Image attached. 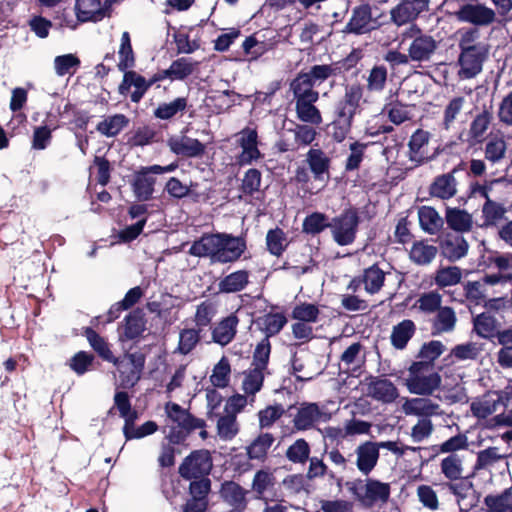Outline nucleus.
I'll list each match as a JSON object with an SVG mask.
<instances>
[{
	"mask_svg": "<svg viewBox=\"0 0 512 512\" xmlns=\"http://www.w3.org/2000/svg\"><path fill=\"white\" fill-rule=\"evenodd\" d=\"M246 250L244 239L226 233L206 234L193 242L189 254L206 257L212 264L236 262Z\"/></svg>",
	"mask_w": 512,
	"mask_h": 512,
	"instance_id": "nucleus-1",
	"label": "nucleus"
},
{
	"mask_svg": "<svg viewBox=\"0 0 512 512\" xmlns=\"http://www.w3.org/2000/svg\"><path fill=\"white\" fill-rule=\"evenodd\" d=\"M441 376L428 362H414L408 369L405 385L412 394L428 396L440 387Z\"/></svg>",
	"mask_w": 512,
	"mask_h": 512,
	"instance_id": "nucleus-2",
	"label": "nucleus"
},
{
	"mask_svg": "<svg viewBox=\"0 0 512 512\" xmlns=\"http://www.w3.org/2000/svg\"><path fill=\"white\" fill-rule=\"evenodd\" d=\"M349 491L365 507L386 504L390 498L391 486L373 478L356 479L347 483Z\"/></svg>",
	"mask_w": 512,
	"mask_h": 512,
	"instance_id": "nucleus-3",
	"label": "nucleus"
},
{
	"mask_svg": "<svg viewBox=\"0 0 512 512\" xmlns=\"http://www.w3.org/2000/svg\"><path fill=\"white\" fill-rule=\"evenodd\" d=\"M411 41L406 49L411 62H430L438 49V42L433 36L424 34L416 26H412L406 33Z\"/></svg>",
	"mask_w": 512,
	"mask_h": 512,
	"instance_id": "nucleus-4",
	"label": "nucleus"
},
{
	"mask_svg": "<svg viewBox=\"0 0 512 512\" xmlns=\"http://www.w3.org/2000/svg\"><path fill=\"white\" fill-rule=\"evenodd\" d=\"M359 224V217L354 210H347L335 217L329 224L333 239L341 246L354 242Z\"/></svg>",
	"mask_w": 512,
	"mask_h": 512,
	"instance_id": "nucleus-5",
	"label": "nucleus"
},
{
	"mask_svg": "<svg viewBox=\"0 0 512 512\" xmlns=\"http://www.w3.org/2000/svg\"><path fill=\"white\" fill-rule=\"evenodd\" d=\"M113 364L119 372V385L123 388L133 387L140 379L144 367V358L140 354H127L122 358H113Z\"/></svg>",
	"mask_w": 512,
	"mask_h": 512,
	"instance_id": "nucleus-6",
	"label": "nucleus"
},
{
	"mask_svg": "<svg viewBox=\"0 0 512 512\" xmlns=\"http://www.w3.org/2000/svg\"><path fill=\"white\" fill-rule=\"evenodd\" d=\"M364 89L360 84L345 87L343 98L336 106V116L340 122L352 125L354 116L360 112Z\"/></svg>",
	"mask_w": 512,
	"mask_h": 512,
	"instance_id": "nucleus-7",
	"label": "nucleus"
},
{
	"mask_svg": "<svg viewBox=\"0 0 512 512\" xmlns=\"http://www.w3.org/2000/svg\"><path fill=\"white\" fill-rule=\"evenodd\" d=\"M212 469L209 451L199 450L188 456L179 467L180 475L185 479L205 478Z\"/></svg>",
	"mask_w": 512,
	"mask_h": 512,
	"instance_id": "nucleus-8",
	"label": "nucleus"
},
{
	"mask_svg": "<svg viewBox=\"0 0 512 512\" xmlns=\"http://www.w3.org/2000/svg\"><path fill=\"white\" fill-rule=\"evenodd\" d=\"M331 415L316 403H304L297 408L293 418L294 427L297 430H308L319 422H327Z\"/></svg>",
	"mask_w": 512,
	"mask_h": 512,
	"instance_id": "nucleus-9",
	"label": "nucleus"
},
{
	"mask_svg": "<svg viewBox=\"0 0 512 512\" xmlns=\"http://www.w3.org/2000/svg\"><path fill=\"white\" fill-rule=\"evenodd\" d=\"M236 137L241 147V153L238 156L239 164L248 165L262 157L258 149V134L255 128L246 127Z\"/></svg>",
	"mask_w": 512,
	"mask_h": 512,
	"instance_id": "nucleus-10",
	"label": "nucleus"
},
{
	"mask_svg": "<svg viewBox=\"0 0 512 512\" xmlns=\"http://www.w3.org/2000/svg\"><path fill=\"white\" fill-rule=\"evenodd\" d=\"M488 54V47L462 51L459 56L460 70L458 72L462 79L475 77L482 71V64Z\"/></svg>",
	"mask_w": 512,
	"mask_h": 512,
	"instance_id": "nucleus-11",
	"label": "nucleus"
},
{
	"mask_svg": "<svg viewBox=\"0 0 512 512\" xmlns=\"http://www.w3.org/2000/svg\"><path fill=\"white\" fill-rule=\"evenodd\" d=\"M456 16L460 21L476 26H488L496 19L495 11L483 4H466L456 12Z\"/></svg>",
	"mask_w": 512,
	"mask_h": 512,
	"instance_id": "nucleus-12",
	"label": "nucleus"
},
{
	"mask_svg": "<svg viewBox=\"0 0 512 512\" xmlns=\"http://www.w3.org/2000/svg\"><path fill=\"white\" fill-rule=\"evenodd\" d=\"M427 8V0H402L391 9V21L397 26L408 24L414 21Z\"/></svg>",
	"mask_w": 512,
	"mask_h": 512,
	"instance_id": "nucleus-13",
	"label": "nucleus"
},
{
	"mask_svg": "<svg viewBox=\"0 0 512 512\" xmlns=\"http://www.w3.org/2000/svg\"><path fill=\"white\" fill-rule=\"evenodd\" d=\"M354 455V463L359 472L365 476L369 475L376 467L380 455L377 442L361 443L355 448Z\"/></svg>",
	"mask_w": 512,
	"mask_h": 512,
	"instance_id": "nucleus-14",
	"label": "nucleus"
},
{
	"mask_svg": "<svg viewBox=\"0 0 512 512\" xmlns=\"http://www.w3.org/2000/svg\"><path fill=\"white\" fill-rule=\"evenodd\" d=\"M401 409L405 415L428 419L431 416L440 415L442 413L440 406L436 402L425 397L404 398Z\"/></svg>",
	"mask_w": 512,
	"mask_h": 512,
	"instance_id": "nucleus-15",
	"label": "nucleus"
},
{
	"mask_svg": "<svg viewBox=\"0 0 512 512\" xmlns=\"http://www.w3.org/2000/svg\"><path fill=\"white\" fill-rule=\"evenodd\" d=\"M367 395L379 402L388 404L398 398L399 392L390 380L371 377L367 382Z\"/></svg>",
	"mask_w": 512,
	"mask_h": 512,
	"instance_id": "nucleus-16",
	"label": "nucleus"
},
{
	"mask_svg": "<svg viewBox=\"0 0 512 512\" xmlns=\"http://www.w3.org/2000/svg\"><path fill=\"white\" fill-rule=\"evenodd\" d=\"M167 145L170 150L183 157H200L205 152V145L199 140L185 135H175L168 139Z\"/></svg>",
	"mask_w": 512,
	"mask_h": 512,
	"instance_id": "nucleus-17",
	"label": "nucleus"
},
{
	"mask_svg": "<svg viewBox=\"0 0 512 512\" xmlns=\"http://www.w3.org/2000/svg\"><path fill=\"white\" fill-rule=\"evenodd\" d=\"M365 351L359 342L352 343L340 357L339 369L345 373L354 374L359 372L365 364Z\"/></svg>",
	"mask_w": 512,
	"mask_h": 512,
	"instance_id": "nucleus-18",
	"label": "nucleus"
},
{
	"mask_svg": "<svg viewBox=\"0 0 512 512\" xmlns=\"http://www.w3.org/2000/svg\"><path fill=\"white\" fill-rule=\"evenodd\" d=\"M455 170L437 176L430 184L429 192L433 197L447 200L457 194L458 182L454 176Z\"/></svg>",
	"mask_w": 512,
	"mask_h": 512,
	"instance_id": "nucleus-19",
	"label": "nucleus"
},
{
	"mask_svg": "<svg viewBox=\"0 0 512 512\" xmlns=\"http://www.w3.org/2000/svg\"><path fill=\"white\" fill-rule=\"evenodd\" d=\"M74 9L80 22H96L105 17L107 8L100 0H76Z\"/></svg>",
	"mask_w": 512,
	"mask_h": 512,
	"instance_id": "nucleus-20",
	"label": "nucleus"
},
{
	"mask_svg": "<svg viewBox=\"0 0 512 512\" xmlns=\"http://www.w3.org/2000/svg\"><path fill=\"white\" fill-rule=\"evenodd\" d=\"M248 491L234 481H226L221 485L220 496L230 506L242 511L247 506Z\"/></svg>",
	"mask_w": 512,
	"mask_h": 512,
	"instance_id": "nucleus-21",
	"label": "nucleus"
},
{
	"mask_svg": "<svg viewBox=\"0 0 512 512\" xmlns=\"http://www.w3.org/2000/svg\"><path fill=\"white\" fill-rule=\"evenodd\" d=\"M239 320L235 314L222 319L212 330V339L215 343L226 346L235 337Z\"/></svg>",
	"mask_w": 512,
	"mask_h": 512,
	"instance_id": "nucleus-22",
	"label": "nucleus"
},
{
	"mask_svg": "<svg viewBox=\"0 0 512 512\" xmlns=\"http://www.w3.org/2000/svg\"><path fill=\"white\" fill-rule=\"evenodd\" d=\"M500 405H502L501 398L497 391H494L488 392L481 398L473 401L470 409L475 417L485 419L495 413Z\"/></svg>",
	"mask_w": 512,
	"mask_h": 512,
	"instance_id": "nucleus-23",
	"label": "nucleus"
},
{
	"mask_svg": "<svg viewBox=\"0 0 512 512\" xmlns=\"http://www.w3.org/2000/svg\"><path fill=\"white\" fill-rule=\"evenodd\" d=\"M58 128L56 121L52 119V115L48 114L42 125L37 126L33 130L31 147L34 150L46 149L52 140V132Z\"/></svg>",
	"mask_w": 512,
	"mask_h": 512,
	"instance_id": "nucleus-24",
	"label": "nucleus"
},
{
	"mask_svg": "<svg viewBox=\"0 0 512 512\" xmlns=\"http://www.w3.org/2000/svg\"><path fill=\"white\" fill-rule=\"evenodd\" d=\"M469 245L459 235H447L441 243L442 255L449 261H457L463 258L468 252Z\"/></svg>",
	"mask_w": 512,
	"mask_h": 512,
	"instance_id": "nucleus-25",
	"label": "nucleus"
},
{
	"mask_svg": "<svg viewBox=\"0 0 512 512\" xmlns=\"http://www.w3.org/2000/svg\"><path fill=\"white\" fill-rule=\"evenodd\" d=\"M430 134L427 131L418 129L413 133L409 141V159L420 165L428 160V157L423 152V148L428 144Z\"/></svg>",
	"mask_w": 512,
	"mask_h": 512,
	"instance_id": "nucleus-26",
	"label": "nucleus"
},
{
	"mask_svg": "<svg viewBox=\"0 0 512 512\" xmlns=\"http://www.w3.org/2000/svg\"><path fill=\"white\" fill-rule=\"evenodd\" d=\"M446 223L454 231L468 232L472 229V215L459 208L448 207L445 212Z\"/></svg>",
	"mask_w": 512,
	"mask_h": 512,
	"instance_id": "nucleus-27",
	"label": "nucleus"
},
{
	"mask_svg": "<svg viewBox=\"0 0 512 512\" xmlns=\"http://www.w3.org/2000/svg\"><path fill=\"white\" fill-rule=\"evenodd\" d=\"M473 327L477 335L485 339L498 338V334L502 332L499 330V322L489 313L477 315L473 320Z\"/></svg>",
	"mask_w": 512,
	"mask_h": 512,
	"instance_id": "nucleus-28",
	"label": "nucleus"
},
{
	"mask_svg": "<svg viewBox=\"0 0 512 512\" xmlns=\"http://www.w3.org/2000/svg\"><path fill=\"white\" fill-rule=\"evenodd\" d=\"M266 372L250 367L242 373L241 390L255 400L262 389Z\"/></svg>",
	"mask_w": 512,
	"mask_h": 512,
	"instance_id": "nucleus-29",
	"label": "nucleus"
},
{
	"mask_svg": "<svg viewBox=\"0 0 512 512\" xmlns=\"http://www.w3.org/2000/svg\"><path fill=\"white\" fill-rule=\"evenodd\" d=\"M214 418H216L217 435L221 440L230 441L239 433L240 426L234 415L223 412Z\"/></svg>",
	"mask_w": 512,
	"mask_h": 512,
	"instance_id": "nucleus-30",
	"label": "nucleus"
},
{
	"mask_svg": "<svg viewBox=\"0 0 512 512\" xmlns=\"http://www.w3.org/2000/svg\"><path fill=\"white\" fill-rule=\"evenodd\" d=\"M346 28L349 32L355 34H363L370 31L373 28V21L369 8L361 6L355 9Z\"/></svg>",
	"mask_w": 512,
	"mask_h": 512,
	"instance_id": "nucleus-31",
	"label": "nucleus"
},
{
	"mask_svg": "<svg viewBox=\"0 0 512 512\" xmlns=\"http://www.w3.org/2000/svg\"><path fill=\"white\" fill-rule=\"evenodd\" d=\"M276 484L274 471L269 468L258 470L252 480L251 489L256 494V498L261 500L266 498L265 493L272 489Z\"/></svg>",
	"mask_w": 512,
	"mask_h": 512,
	"instance_id": "nucleus-32",
	"label": "nucleus"
},
{
	"mask_svg": "<svg viewBox=\"0 0 512 512\" xmlns=\"http://www.w3.org/2000/svg\"><path fill=\"white\" fill-rule=\"evenodd\" d=\"M438 249L425 241L414 242L409 251L410 260L417 265L430 264L436 257Z\"/></svg>",
	"mask_w": 512,
	"mask_h": 512,
	"instance_id": "nucleus-33",
	"label": "nucleus"
},
{
	"mask_svg": "<svg viewBox=\"0 0 512 512\" xmlns=\"http://www.w3.org/2000/svg\"><path fill=\"white\" fill-rule=\"evenodd\" d=\"M315 85L310 81L308 76L300 73L291 83V90L296 101L301 100H318L319 93L313 88Z\"/></svg>",
	"mask_w": 512,
	"mask_h": 512,
	"instance_id": "nucleus-34",
	"label": "nucleus"
},
{
	"mask_svg": "<svg viewBox=\"0 0 512 512\" xmlns=\"http://www.w3.org/2000/svg\"><path fill=\"white\" fill-rule=\"evenodd\" d=\"M124 78L119 86V92L122 95H125L131 86H134L135 89L141 91H147V89L152 86L155 82L160 81L161 77L159 75H154L151 79L146 80L141 75L137 74L134 71H124Z\"/></svg>",
	"mask_w": 512,
	"mask_h": 512,
	"instance_id": "nucleus-35",
	"label": "nucleus"
},
{
	"mask_svg": "<svg viewBox=\"0 0 512 512\" xmlns=\"http://www.w3.org/2000/svg\"><path fill=\"white\" fill-rule=\"evenodd\" d=\"M416 330L413 321L405 319L395 325L390 336L391 343L396 349L406 347L408 341L412 338Z\"/></svg>",
	"mask_w": 512,
	"mask_h": 512,
	"instance_id": "nucleus-36",
	"label": "nucleus"
},
{
	"mask_svg": "<svg viewBox=\"0 0 512 512\" xmlns=\"http://www.w3.org/2000/svg\"><path fill=\"white\" fill-rule=\"evenodd\" d=\"M145 329V320L140 311H134L125 318V323L121 327L120 339H134L138 337Z\"/></svg>",
	"mask_w": 512,
	"mask_h": 512,
	"instance_id": "nucleus-37",
	"label": "nucleus"
},
{
	"mask_svg": "<svg viewBox=\"0 0 512 512\" xmlns=\"http://www.w3.org/2000/svg\"><path fill=\"white\" fill-rule=\"evenodd\" d=\"M440 471L450 481L462 478L464 473L463 458L459 454H449L440 462Z\"/></svg>",
	"mask_w": 512,
	"mask_h": 512,
	"instance_id": "nucleus-38",
	"label": "nucleus"
},
{
	"mask_svg": "<svg viewBox=\"0 0 512 512\" xmlns=\"http://www.w3.org/2000/svg\"><path fill=\"white\" fill-rule=\"evenodd\" d=\"M249 282V274L245 270L235 271L224 277L218 284L222 293H235L243 290Z\"/></svg>",
	"mask_w": 512,
	"mask_h": 512,
	"instance_id": "nucleus-39",
	"label": "nucleus"
},
{
	"mask_svg": "<svg viewBox=\"0 0 512 512\" xmlns=\"http://www.w3.org/2000/svg\"><path fill=\"white\" fill-rule=\"evenodd\" d=\"M274 442V437L270 433L260 434L246 448L248 458L251 460H264Z\"/></svg>",
	"mask_w": 512,
	"mask_h": 512,
	"instance_id": "nucleus-40",
	"label": "nucleus"
},
{
	"mask_svg": "<svg viewBox=\"0 0 512 512\" xmlns=\"http://www.w3.org/2000/svg\"><path fill=\"white\" fill-rule=\"evenodd\" d=\"M484 504L486 512H512L511 489H506L500 494L487 495Z\"/></svg>",
	"mask_w": 512,
	"mask_h": 512,
	"instance_id": "nucleus-41",
	"label": "nucleus"
},
{
	"mask_svg": "<svg viewBox=\"0 0 512 512\" xmlns=\"http://www.w3.org/2000/svg\"><path fill=\"white\" fill-rule=\"evenodd\" d=\"M317 100L296 101L297 118L305 123L319 125L322 123V116L319 109L314 105Z\"/></svg>",
	"mask_w": 512,
	"mask_h": 512,
	"instance_id": "nucleus-42",
	"label": "nucleus"
},
{
	"mask_svg": "<svg viewBox=\"0 0 512 512\" xmlns=\"http://www.w3.org/2000/svg\"><path fill=\"white\" fill-rule=\"evenodd\" d=\"M462 279V270L457 266H441L434 274V282L439 288L457 285Z\"/></svg>",
	"mask_w": 512,
	"mask_h": 512,
	"instance_id": "nucleus-43",
	"label": "nucleus"
},
{
	"mask_svg": "<svg viewBox=\"0 0 512 512\" xmlns=\"http://www.w3.org/2000/svg\"><path fill=\"white\" fill-rule=\"evenodd\" d=\"M418 218L421 228L429 234L438 232L443 224L438 212L429 206H423L419 209Z\"/></svg>",
	"mask_w": 512,
	"mask_h": 512,
	"instance_id": "nucleus-44",
	"label": "nucleus"
},
{
	"mask_svg": "<svg viewBox=\"0 0 512 512\" xmlns=\"http://www.w3.org/2000/svg\"><path fill=\"white\" fill-rule=\"evenodd\" d=\"M118 68L121 71H127L135 64V56L131 44V37L129 32L122 33L118 49Z\"/></svg>",
	"mask_w": 512,
	"mask_h": 512,
	"instance_id": "nucleus-45",
	"label": "nucleus"
},
{
	"mask_svg": "<svg viewBox=\"0 0 512 512\" xmlns=\"http://www.w3.org/2000/svg\"><path fill=\"white\" fill-rule=\"evenodd\" d=\"M387 80V68L384 65H375L366 77V88L370 92L380 93L385 89Z\"/></svg>",
	"mask_w": 512,
	"mask_h": 512,
	"instance_id": "nucleus-46",
	"label": "nucleus"
},
{
	"mask_svg": "<svg viewBox=\"0 0 512 512\" xmlns=\"http://www.w3.org/2000/svg\"><path fill=\"white\" fill-rule=\"evenodd\" d=\"M155 184V178L147 175L144 171H140L135 174L132 183L133 191L136 197L140 200H148L153 193V186Z\"/></svg>",
	"mask_w": 512,
	"mask_h": 512,
	"instance_id": "nucleus-47",
	"label": "nucleus"
},
{
	"mask_svg": "<svg viewBox=\"0 0 512 512\" xmlns=\"http://www.w3.org/2000/svg\"><path fill=\"white\" fill-rule=\"evenodd\" d=\"M385 281V273L376 265L367 268L362 276L365 290L370 294L380 291Z\"/></svg>",
	"mask_w": 512,
	"mask_h": 512,
	"instance_id": "nucleus-48",
	"label": "nucleus"
},
{
	"mask_svg": "<svg viewBox=\"0 0 512 512\" xmlns=\"http://www.w3.org/2000/svg\"><path fill=\"white\" fill-rule=\"evenodd\" d=\"M506 150L507 143L503 136L493 135L485 145V158L492 163H497L505 157Z\"/></svg>",
	"mask_w": 512,
	"mask_h": 512,
	"instance_id": "nucleus-49",
	"label": "nucleus"
},
{
	"mask_svg": "<svg viewBox=\"0 0 512 512\" xmlns=\"http://www.w3.org/2000/svg\"><path fill=\"white\" fill-rule=\"evenodd\" d=\"M307 162L315 178L324 181V175L327 174L329 167L326 155L319 149H311L307 154Z\"/></svg>",
	"mask_w": 512,
	"mask_h": 512,
	"instance_id": "nucleus-50",
	"label": "nucleus"
},
{
	"mask_svg": "<svg viewBox=\"0 0 512 512\" xmlns=\"http://www.w3.org/2000/svg\"><path fill=\"white\" fill-rule=\"evenodd\" d=\"M136 420H130L124 423L123 434L127 441L132 439H141L157 431L158 426L154 421H147L139 427L135 426Z\"/></svg>",
	"mask_w": 512,
	"mask_h": 512,
	"instance_id": "nucleus-51",
	"label": "nucleus"
},
{
	"mask_svg": "<svg viewBox=\"0 0 512 512\" xmlns=\"http://www.w3.org/2000/svg\"><path fill=\"white\" fill-rule=\"evenodd\" d=\"M194 70V65L187 58H180L175 60L167 70H164L161 74V80L164 78L182 80L189 76Z\"/></svg>",
	"mask_w": 512,
	"mask_h": 512,
	"instance_id": "nucleus-52",
	"label": "nucleus"
},
{
	"mask_svg": "<svg viewBox=\"0 0 512 512\" xmlns=\"http://www.w3.org/2000/svg\"><path fill=\"white\" fill-rule=\"evenodd\" d=\"M498 343L503 346L498 352V363L504 368H512V329L499 333Z\"/></svg>",
	"mask_w": 512,
	"mask_h": 512,
	"instance_id": "nucleus-53",
	"label": "nucleus"
},
{
	"mask_svg": "<svg viewBox=\"0 0 512 512\" xmlns=\"http://www.w3.org/2000/svg\"><path fill=\"white\" fill-rule=\"evenodd\" d=\"M53 65L58 76L73 75L80 66V59L75 54H64L56 56Z\"/></svg>",
	"mask_w": 512,
	"mask_h": 512,
	"instance_id": "nucleus-54",
	"label": "nucleus"
},
{
	"mask_svg": "<svg viewBox=\"0 0 512 512\" xmlns=\"http://www.w3.org/2000/svg\"><path fill=\"white\" fill-rule=\"evenodd\" d=\"M230 373L231 367L229 360L226 357H222L214 366L210 376V381L215 387L225 388L229 384Z\"/></svg>",
	"mask_w": 512,
	"mask_h": 512,
	"instance_id": "nucleus-55",
	"label": "nucleus"
},
{
	"mask_svg": "<svg viewBox=\"0 0 512 512\" xmlns=\"http://www.w3.org/2000/svg\"><path fill=\"white\" fill-rule=\"evenodd\" d=\"M456 321V314L452 308L441 307L437 311L433 326L437 332H451L455 328Z\"/></svg>",
	"mask_w": 512,
	"mask_h": 512,
	"instance_id": "nucleus-56",
	"label": "nucleus"
},
{
	"mask_svg": "<svg viewBox=\"0 0 512 512\" xmlns=\"http://www.w3.org/2000/svg\"><path fill=\"white\" fill-rule=\"evenodd\" d=\"M286 322L282 313H270L260 318L259 325L267 336H273L281 331Z\"/></svg>",
	"mask_w": 512,
	"mask_h": 512,
	"instance_id": "nucleus-57",
	"label": "nucleus"
},
{
	"mask_svg": "<svg viewBox=\"0 0 512 512\" xmlns=\"http://www.w3.org/2000/svg\"><path fill=\"white\" fill-rule=\"evenodd\" d=\"M127 119L122 114L110 116L97 125V130L108 137L117 135L127 124Z\"/></svg>",
	"mask_w": 512,
	"mask_h": 512,
	"instance_id": "nucleus-58",
	"label": "nucleus"
},
{
	"mask_svg": "<svg viewBox=\"0 0 512 512\" xmlns=\"http://www.w3.org/2000/svg\"><path fill=\"white\" fill-rule=\"evenodd\" d=\"M266 244L271 254L280 256L288 246V238L281 229L275 228L268 231Z\"/></svg>",
	"mask_w": 512,
	"mask_h": 512,
	"instance_id": "nucleus-59",
	"label": "nucleus"
},
{
	"mask_svg": "<svg viewBox=\"0 0 512 512\" xmlns=\"http://www.w3.org/2000/svg\"><path fill=\"white\" fill-rule=\"evenodd\" d=\"M187 107V99L179 97L169 103H162L155 110V116L159 119L167 120L175 116L178 112H182Z\"/></svg>",
	"mask_w": 512,
	"mask_h": 512,
	"instance_id": "nucleus-60",
	"label": "nucleus"
},
{
	"mask_svg": "<svg viewBox=\"0 0 512 512\" xmlns=\"http://www.w3.org/2000/svg\"><path fill=\"white\" fill-rule=\"evenodd\" d=\"M114 405L118 409L120 416L124 419V423H128L130 420H137V412L132 409L126 392L118 391L115 393Z\"/></svg>",
	"mask_w": 512,
	"mask_h": 512,
	"instance_id": "nucleus-61",
	"label": "nucleus"
},
{
	"mask_svg": "<svg viewBox=\"0 0 512 512\" xmlns=\"http://www.w3.org/2000/svg\"><path fill=\"white\" fill-rule=\"evenodd\" d=\"M459 47L462 51L476 49L478 47H488L485 43L476 42L480 36L479 30L476 28H466L458 31Z\"/></svg>",
	"mask_w": 512,
	"mask_h": 512,
	"instance_id": "nucleus-62",
	"label": "nucleus"
},
{
	"mask_svg": "<svg viewBox=\"0 0 512 512\" xmlns=\"http://www.w3.org/2000/svg\"><path fill=\"white\" fill-rule=\"evenodd\" d=\"M319 314L320 311L318 306L312 303L298 304L292 311L293 319L309 324L317 322Z\"/></svg>",
	"mask_w": 512,
	"mask_h": 512,
	"instance_id": "nucleus-63",
	"label": "nucleus"
},
{
	"mask_svg": "<svg viewBox=\"0 0 512 512\" xmlns=\"http://www.w3.org/2000/svg\"><path fill=\"white\" fill-rule=\"evenodd\" d=\"M416 495L419 502L428 510L436 511L439 509L440 503L437 492L430 485H419Z\"/></svg>",
	"mask_w": 512,
	"mask_h": 512,
	"instance_id": "nucleus-64",
	"label": "nucleus"
}]
</instances>
